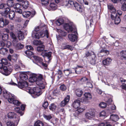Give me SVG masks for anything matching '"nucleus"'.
<instances>
[{
    "mask_svg": "<svg viewBox=\"0 0 126 126\" xmlns=\"http://www.w3.org/2000/svg\"><path fill=\"white\" fill-rule=\"evenodd\" d=\"M14 4L13 1L11 0H8L7 2V6L10 7H13Z\"/></svg>",
    "mask_w": 126,
    "mask_h": 126,
    "instance_id": "obj_48",
    "label": "nucleus"
},
{
    "mask_svg": "<svg viewBox=\"0 0 126 126\" xmlns=\"http://www.w3.org/2000/svg\"><path fill=\"white\" fill-rule=\"evenodd\" d=\"M74 6L77 11L80 12H82L83 9L80 5L78 3H77L75 2Z\"/></svg>",
    "mask_w": 126,
    "mask_h": 126,
    "instance_id": "obj_31",
    "label": "nucleus"
},
{
    "mask_svg": "<svg viewBox=\"0 0 126 126\" xmlns=\"http://www.w3.org/2000/svg\"><path fill=\"white\" fill-rule=\"evenodd\" d=\"M75 3L72 1L69 0L68 1V5L70 6H74Z\"/></svg>",
    "mask_w": 126,
    "mask_h": 126,
    "instance_id": "obj_61",
    "label": "nucleus"
},
{
    "mask_svg": "<svg viewBox=\"0 0 126 126\" xmlns=\"http://www.w3.org/2000/svg\"><path fill=\"white\" fill-rule=\"evenodd\" d=\"M17 85L19 88L23 89L24 87L28 86V83L25 81H20L18 83Z\"/></svg>",
    "mask_w": 126,
    "mask_h": 126,
    "instance_id": "obj_16",
    "label": "nucleus"
},
{
    "mask_svg": "<svg viewBox=\"0 0 126 126\" xmlns=\"http://www.w3.org/2000/svg\"><path fill=\"white\" fill-rule=\"evenodd\" d=\"M18 36L19 40H22L24 39V34L22 32L19 31L18 33Z\"/></svg>",
    "mask_w": 126,
    "mask_h": 126,
    "instance_id": "obj_37",
    "label": "nucleus"
},
{
    "mask_svg": "<svg viewBox=\"0 0 126 126\" xmlns=\"http://www.w3.org/2000/svg\"><path fill=\"white\" fill-rule=\"evenodd\" d=\"M8 50L6 48L2 47L0 49V53L4 55L6 54Z\"/></svg>",
    "mask_w": 126,
    "mask_h": 126,
    "instance_id": "obj_40",
    "label": "nucleus"
},
{
    "mask_svg": "<svg viewBox=\"0 0 126 126\" xmlns=\"http://www.w3.org/2000/svg\"><path fill=\"white\" fill-rule=\"evenodd\" d=\"M111 61L112 60L110 58H108L103 60L102 63L104 65H108L111 63Z\"/></svg>",
    "mask_w": 126,
    "mask_h": 126,
    "instance_id": "obj_28",
    "label": "nucleus"
},
{
    "mask_svg": "<svg viewBox=\"0 0 126 126\" xmlns=\"http://www.w3.org/2000/svg\"><path fill=\"white\" fill-rule=\"evenodd\" d=\"M1 61L2 63L4 65H6L7 64V60L6 59H2Z\"/></svg>",
    "mask_w": 126,
    "mask_h": 126,
    "instance_id": "obj_62",
    "label": "nucleus"
},
{
    "mask_svg": "<svg viewBox=\"0 0 126 126\" xmlns=\"http://www.w3.org/2000/svg\"><path fill=\"white\" fill-rule=\"evenodd\" d=\"M56 23L58 26H60L64 24V28L68 32H72L75 28L73 24H69L64 22V20L62 18L59 19L56 21Z\"/></svg>",
    "mask_w": 126,
    "mask_h": 126,
    "instance_id": "obj_3",
    "label": "nucleus"
},
{
    "mask_svg": "<svg viewBox=\"0 0 126 126\" xmlns=\"http://www.w3.org/2000/svg\"><path fill=\"white\" fill-rule=\"evenodd\" d=\"M56 107V106L54 103L52 104L49 106V109L52 111L55 110Z\"/></svg>",
    "mask_w": 126,
    "mask_h": 126,
    "instance_id": "obj_47",
    "label": "nucleus"
},
{
    "mask_svg": "<svg viewBox=\"0 0 126 126\" xmlns=\"http://www.w3.org/2000/svg\"><path fill=\"white\" fill-rule=\"evenodd\" d=\"M8 117L9 118L15 119V121L17 120V118L19 117V116H17L16 114L14 112H11L9 113L8 114Z\"/></svg>",
    "mask_w": 126,
    "mask_h": 126,
    "instance_id": "obj_18",
    "label": "nucleus"
},
{
    "mask_svg": "<svg viewBox=\"0 0 126 126\" xmlns=\"http://www.w3.org/2000/svg\"><path fill=\"white\" fill-rule=\"evenodd\" d=\"M33 58L37 63H36L38 65L41 66H43L45 67L47 66V65L43 62L42 59L40 57L36 56H33Z\"/></svg>",
    "mask_w": 126,
    "mask_h": 126,
    "instance_id": "obj_10",
    "label": "nucleus"
},
{
    "mask_svg": "<svg viewBox=\"0 0 126 126\" xmlns=\"http://www.w3.org/2000/svg\"><path fill=\"white\" fill-rule=\"evenodd\" d=\"M38 86L39 87H35L32 89V96L34 98H36L40 95L42 93L41 89H44L41 88L40 85Z\"/></svg>",
    "mask_w": 126,
    "mask_h": 126,
    "instance_id": "obj_6",
    "label": "nucleus"
},
{
    "mask_svg": "<svg viewBox=\"0 0 126 126\" xmlns=\"http://www.w3.org/2000/svg\"><path fill=\"white\" fill-rule=\"evenodd\" d=\"M103 93V95L104 97H105V95H106V100H105L106 101L107 104L108 105H110L111 104L112 102V100L111 98H108V97L109 95L108 94H104V93Z\"/></svg>",
    "mask_w": 126,
    "mask_h": 126,
    "instance_id": "obj_32",
    "label": "nucleus"
},
{
    "mask_svg": "<svg viewBox=\"0 0 126 126\" xmlns=\"http://www.w3.org/2000/svg\"><path fill=\"white\" fill-rule=\"evenodd\" d=\"M41 1L43 6H47L48 3V0H41Z\"/></svg>",
    "mask_w": 126,
    "mask_h": 126,
    "instance_id": "obj_54",
    "label": "nucleus"
},
{
    "mask_svg": "<svg viewBox=\"0 0 126 126\" xmlns=\"http://www.w3.org/2000/svg\"><path fill=\"white\" fill-rule=\"evenodd\" d=\"M75 92L76 95L78 97H81L83 93L82 89H76Z\"/></svg>",
    "mask_w": 126,
    "mask_h": 126,
    "instance_id": "obj_33",
    "label": "nucleus"
},
{
    "mask_svg": "<svg viewBox=\"0 0 126 126\" xmlns=\"http://www.w3.org/2000/svg\"><path fill=\"white\" fill-rule=\"evenodd\" d=\"M3 96L5 98L7 99L8 101L10 103L17 106H19L21 104L19 101L15 99L16 98L15 96L13 94L8 92L6 90L3 91Z\"/></svg>",
    "mask_w": 126,
    "mask_h": 126,
    "instance_id": "obj_2",
    "label": "nucleus"
},
{
    "mask_svg": "<svg viewBox=\"0 0 126 126\" xmlns=\"http://www.w3.org/2000/svg\"><path fill=\"white\" fill-rule=\"evenodd\" d=\"M45 46L43 45H40L37 48V50L38 51L41 52L44 49Z\"/></svg>",
    "mask_w": 126,
    "mask_h": 126,
    "instance_id": "obj_44",
    "label": "nucleus"
},
{
    "mask_svg": "<svg viewBox=\"0 0 126 126\" xmlns=\"http://www.w3.org/2000/svg\"><path fill=\"white\" fill-rule=\"evenodd\" d=\"M68 37L69 40L72 42H75L77 38V35L73 33L69 34Z\"/></svg>",
    "mask_w": 126,
    "mask_h": 126,
    "instance_id": "obj_21",
    "label": "nucleus"
},
{
    "mask_svg": "<svg viewBox=\"0 0 126 126\" xmlns=\"http://www.w3.org/2000/svg\"><path fill=\"white\" fill-rule=\"evenodd\" d=\"M10 9L9 7H7L4 9V10L2 13L1 14L3 16L5 17H7L10 11Z\"/></svg>",
    "mask_w": 126,
    "mask_h": 126,
    "instance_id": "obj_25",
    "label": "nucleus"
},
{
    "mask_svg": "<svg viewBox=\"0 0 126 126\" xmlns=\"http://www.w3.org/2000/svg\"><path fill=\"white\" fill-rule=\"evenodd\" d=\"M46 8L49 11H53L56 9L57 8L56 4L54 3H51L49 7H46Z\"/></svg>",
    "mask_w": 126,
    "mask_h": 126,
    "instance_id": "obj_17",
    "label": "nucleus"
},
{
    "mask_svg": "<svg viewBox=\"0 0 126 126\" xmlns=\"http://www.w3.org/2000/svg\"><path fill=\"white\" fill-rule=\"evenodd\" d=\"M29 2L27 1H25L22 2V6L23 8H27L29 6Z\"/></svg>",
    "mask_w": 126,
    "mask_h": 126,
    "instance_id": "obj_41",
    "label": "nucleus"
},
{
    "mask_svg": "<svg viewBox=\"0 0 126 126\" xmlns=\"http://www.w3.org/2000/svg\"><path fill=\"white\" fill-rule=\"evenodd\" d=\"M8 16L10 19L12 20L13 19L15 16V12L13 10L10 11L9 13V15H7Z\"/></svg>",
    "mask_w": 126,
    "mask_h": 126,
    "instance_id": "obj_34",
    "label": "nucleus"
},
{
    "mask_svg": "<svg viewBox=\"0 0 126 126\" xmlns=\"http://www.w3.org/2000/svg\"><path fill=\"white\" fill-rule=\"evenodd\" d=\"M70 99V96L68 95L65 97L64 100L62 101L60 103L61 107H64L69 102Z\"/></svg>",
    "mask_w": 126,
    "mask_h": 126,
    "instance_id": "obj_15",
    "label": "nucleus"
},
{
    "mask_svg": "<svg viewBox=\"0 0 126 126\" xmlns=\"http://www.w3.org/2000/svg\"><path fill=\"white\" fill-rule=\"evenodd\" d=\"M32 13L29 11H25L22 13V15L24 17H28L31 15Z\"/></svg>",
    "mask_w": 126,
    "mask_h": 126,
    "instance_id": "obj_35",
    "label": "nucleus"
},
{
    "mask_svg": "<svg viewBox=\"0 0 126 126\" xmlns=\"http://www.w3.org/2000/svg\"><path fill=\"white\" fill-rule=\"evenodd\" d=\"M43 116L45 119L47 120H49L52 118V116L50 115H46L45 114H44Z\"/></svg>",
    "mask_w": 126,
    "mask_h": 126,
    "instance_id": "obj_55",
    "label": "nucleus"
},
{
    "mask_svg": "<svg viewBox=\"0 0 126 126\" xmlns=\"http://www.w3.org/2000/svg\"><path fill=\"white\" fill-rule=\"evenodd\" d=\"M31 82H33L38 85H40L41 88H44L46 83L44 80L42 75L41 74H32L29 80Z\"/></svg>",
    "mask_w": 126,
    "mask_h": 126,
    "instance_id": "obj_1",
    "label": "nucleus"
},
{
    "mask_svg": "<svg viewBox=\"0 0 126 126\" xmlns=\"http://www.w3.org/2000/svg\"><path fill=\"white\" fill-rule=\"evenodd\" d=\"M111 17L112 20H114L115 24L117 25L121 21L120 17L119 16H117L116 13L111 14Z\"/></svg>",
    "mask_w": 126,
    "mask_h": 126,
    "instance_id": "obj_11",
    "label": "nucleus"
},
{
    "mask_svg": "<svg viewBox=\"0 0 126 126\" xmlns=\"http://www.w3.org/2000/svg\"><path fill=\"white\" fill-rule=\"evenodd\" d=\"M7 5L5 4L2 3L0 5V9H3L7 7Z\"/></svg>",
    "mask_w": 126,
    "mask_h": 126,
    "instance_id": "obj_63",
    "label": "nucleus"
},
{
    "mask_svg": "<svg viewBox=\"0 0 126 126\" xmlns=\"http://www.w3.org/2000/svg\"><path fill=\"white\" fill-rule=\"evenodd\" d=\"M60 88V90L62 91H65L66 89V87L63 84L61 85Z\"/></svg>",
    "mask_w": 126,
    "mask_h": 126,
    "instance_id": "obj_56",
    "label": "nucleus"
},
{
    "mask_svg": "<svg viewBox=\"0 0 126 126\" xmlns=\"http://www.w3.org/2000/svg\"><path fill=\"white\" fill-rule=\"evenodd\" d=\"M41 29H43V31L42 30L37 32H33L32 34V37L33 38L39 39L46 35L47 38H48V33L46 27H43Z\"/></svg>",
    "mask_w": 126,
    "mask_h": 126,
    "instance_id": "obj_4",
    "label": "nucleus"
},
{
    "mask_svg": "<svg viewBox=\"0 0 126 126\" xmlns=\"http://www.w3.org/2000/svg\"><path fill=\"white\" fill-rule=\"evenodd\" d=\"M80 101L79 99L75 100L73 103V107L75 109H78L80 106Z\"/></svg>",
    "mask_w": 126,
    "mask_h": 126,
    "instance_id": "obj_22",
    "label": "nucleus"
},
{
    "mask_svg": "<svg viewBox=\"0 0 126 126\" xmlns=\"http://www.w3.org/2000/svg\"><path fill=\"white\" fill-rule=\"evenodd\" d=\"M9 22L8 20L5 19L4 20L3 18H0V27H3L4 26L7 25Z\"/></svg>",
    "mask_w": 126,
    "mask_h": 126,
    "instance_id": "obj_14",
    "label": "nucleus"
},
{
    "mask_svg": "<svg viewBox=\"0 0 126 126\" xmlns=\"http://www.w3.org/2000/svg\"><path fill=\"white\" fill-rule=\"evenodd\" d=\"M122 7L121 9L123 11H126V3L122 4Z\"/></svg>",
    "mask_w": 126,
    "mask_h": 126,
    "instance_id": "obj_64",
    "label": "nucleus"
},
{
    "mask_svg": "<svg viewBox=\"0 0 126 126\" xmlns=\"http://www.w3.org/2000/svg\"><path fill=\"white\" fill-rule=\"evenodd\" d=\"M86 20V27H91V25L93 22V21L92 18H87Z\"/></svg>",
    "mask_w": 126,
    "mask_h": 126,
    "instance_id": "obj_26",
    "label": "nucleus"
},
{
    "mask_svg": "<svg viewBox=\"0 0 126 126\" xmlns=\"http://www.w3.org/2000/svg\"><path fill=\"white\" fill-rule=\"evenodd\" d=\"M56 31L58 32L60 36H65L67 34L66 32L63 30L57 29Z\"/></svg>",
    "mask_w": 126,
    "mask_h": 126,
    "instance_id": "obj_30",
    "label": "nucleus"
},
{
    "mask_svg": "<svg viewBox=\"0 0 126 126\" xmlns=\"http://www.w3.org/2000/svg\"><path fill=\"white\" fill-rule=\"evenodd\" d=\"M52 54V53L51 52H46L44 53H43V56L44 57L47 58L48 59V61H47L49 63L50 61H51L52 59V56L51 55Z\"/></svg>",
    "mask_w": 126,
    "mask_h": 126,
    "instance_id": "obj_23",
    "label": "nucleus"
},
{
    "mask_svg": "<svg viewBox=\"0 0 126 126\" xmlns=\"http://www.w3.org/2000/svg\"><path fill=\"white\" fill-rule=\"evenodd\" d=\"M106 103L102 102L99 104V106L101 108H104L106 106Z\"/></svg>",
    "mask_w": 126,
    "mask_h": 126,
    "instance_id": "obj_59",
    "label": "nucleus"
},
{
    "mask_svg": "<svg viewBox=\"0 0 126 126\" xmlns=\"http://www.w3.org/2000/svg\"><path fill=\"white\" fill-rule=\"evenodd\" d=\"M44 124L42 121L39 120L36 121L34 124L35 126H43Z\"/></svg>",
    "mask_w": 126,
    "mask_h": 126,
    "instance_id": "obj_42",
    "label": "nucleus"
},
{
    "mask_svg": "<svg viewBox=\"0 0 126 126\" xmlns=\"http://www.w3.org/2000/svg\"><path fill=\"white\" fill-rule=\"evenodd\" d=\"M19 77L23 81L28 79V76L25 73L23 72L20 73Z\"/></svg>",
    "mask_w": 126,
    "mask_h": 126,
    "instance_id": "obj_27",
    "label": "nucleus"
},
{
    "mask_svg": "<svg viewBox=\"0 0 126 126\" xmlns=\"http://www.w3.org/2000/svg\"><path fill=\"white\" fill-rule=\"evenodd\" d=\"M46 26H43L42 27H40V26H38L36 27L34 29V31H33V32H38L39 31H43V29H41V28H42V27H43Z\"/></svg>",
    "mask_w": 126,
    "mask_h": 126,
    "instance_id": "obj_52",
    "label": "nucleus"
},
{
    "mask_svg": "<svg viewBox=\"0 0 126 126\" xmlns=\"http://www.w3.org/2000/svg\"><path fill=\"white\" fill-rule=\"evenodd\" d=\"M5 45L7 47L9 48L11 46V43L10 41H6L5 43Z\"/></svg>",
    "mask_w": 126,
    "mask_h": 126,
    "instance_id": "obj_60",
    "label": "nucleus"
},
{
    "mask_svg": "<svg viewBox=\"0 0 126 126\" xmlns=\"http://www.w3.org/2000/svg\"><path fill=\"white\" fill-rule=\"evenodd\" d=\"M64 49H69L72 50L73 49V47L72 46L69 45H67L64 46Z\"/></svg>",
    "mask_w": 126,
    "mask_h": 126,
    "instance_id": "obj_49",
    "label": "nucleus"
},
{
    "mask_svg": "<svg viewBox=\"0 0 126 126\" xmlns=\"http://www.w3.org/2000/svg\"><path fill=\"white\" fill-rule=\"evenodd\" d=\"M2 40L4 41H6L8 38V35L7 34H3L1 36Z\"/></svg>",
    "mask_w": 126,
    "mask_h": 126,
    "instance_id": "obj_46",
    "label": "nucleus"
},
{
    "mask_svg": "<svg viewBox=\"0 0 126 126\" xmlns=\"http://www.w3.org/2000/svg\"><path fill=\"white\" fill-rule=\"evenodd\" d=\"M25 53L28 56H31L33 55V53L32 51L29 50L25 51Z\"/></svg>",
    "mask_w": 126,
    "mask_h": 126,
    "instance_id": "obj_51",
    "label": "nucleus"
},
{
    "mask_svg": "<svg viewBox=\"0 0 126 126\" xmlns=\"http://www.w3.org/2000/svg\"><path fill=\"white\" fill-rule=\"evenodd\" d=\"M108 9L110 10L111 14L112 13H116V10L113 6L111 4H108Z\"/></svg>",
    "mask_w": 126,
    "mask_h": 126,
    "instance_id": "obj_29",
    "label": "nucleus"
},
{
    "mask_svg": "<svg viewBox=\"0 0 126 126\" xmlns=\"http://www.w3.org/2000/svg\"><path fill=\"white\" fill-rule=\"evenodd\" d=\"M116 109V107L114 105H110L108 108H107L106 111H103L100 113V116L101 117H104L106 116V112L111 114L114 112Z\"/></svg>",
    "mask_w": 126,
    "mask_h": 126,
    "instance_id": "obj_5",
    "label": "nucleus"
},
{
    "mask_svg": "<svg viewBox=\"0 0 126 126\" xmlns=\"http://www.w3.org/2000/svg\"><path fill=\"white\" fill-rule=\"evenodd\" d=\"M33 43L34 45L37 46L38 45L40 44L41 43V42L39 40H34L33 41Z\"/></svg>",
    "mask_w": 126,
    "mask_h": 126,
    "instance_id": "obj_57",
    "label": "nucleus"
},
{
    "mask_svg": "<svg viewBox=\"0 0 126 126\" xmlns=\"http://www.w3.org/2000/svg\"><path fill=\"white\" fill-rule=\"evenodd\" d=\"M109 53V51L108 50L103 49L101 50L100 52H99L98 54V56L99 57H102L108 54Z\"/></svg>",
    "mask_w": 126,
    "mask_h": 126,
    "instance_id": "obj_19",
    "label": "nucleus"
},
{
    "mask_svg": "<svg viewBox=\"0 0 126 126\" xmlns=\"http://www.w3.org/2000/svg\"><path fill=\"white\" fill-rule=\"evenodd\" d=\"M16 112L20 114L21 116H22L23 114V112L20 110V108L19 107H17L15 109Z\"/></svg>",
    "mask_w": 126,
    "mask_h": 126,
    "instance_id": "obj_43",
    "label": "nucleus"
},
{
    "mask_svg": "<svg viewBox=\"0 0 126 126\" xmlns=\"http://www.w3.org/2000/svg\"><path fill=\"white\" fill-rule=\"evenodd\" d=\"M23 90L26 91L32 95V89L28 87V86L26 87H24Z\"/></svg>",
    "mask_w": 126,
    "mask_h": 126,
    "instance_id": "obj_36",
    "label": "nucleus"
},
{
    "mask_svg": "<svg viewBox=\"0 0 126 126\" xmlns=\"http://www.w3.org/2000/svg\"><path fill=\"white\" fill-rule=\"evenodd\" d=\"M84 110V108H80L77 109L76 111V113L78 114L80 113L83 111Z\"/></svg>",
    "mask_w": 126,
    "mask_h": 126,
    "instance_id": "obj_53",
    "label": "nucleus"
},
{
    "mask_svg": "<svg viewBox=\"0 0 126 126\" xmlns=\"http://www.w3.org/2000/svg\"><path fill=\"white\" fill-rule=\"evenodd\" d=\"M10 35L11 37L14 39L16 41V36L12 32L10 33Z\"/></svg>",
    "mask_w": 126,
    "mask_h": 126,
    "instance_id": "obj_58",
    "label": "nucleus"
},
{
    "mask_svg": "<svg viewBox=\"0 0 126 126\" xmlns=\"http://www.w3.org/2000/svg\"><path fill=\"white\" fill-rule=\"evenodd\" d=\"M120 55L122 57L126 59V50L122 51L121 52Z\"/></svg>",
    "mask_w": 126,
    "mask_h": 126,
    "instance_id": "obj_50",
    "label": "nucleus"
},
{
    "mask_svg": "<svg viewBox=\"0 0 126 126\" xmlns=\"http://www.w3.org/2000/svg\"><path fill=\"white\" fill-rule=\"evenodd\" d=\"M14 8L15 9V12L20 14H21L22 12V6L19 3H16L14 4Z\"/></svg>",
    "mask_w": 126,
    "mask_h": 126,
    "instance_id": "obj_12",
    "label": "nucleus"
},
{
    "mask_svg": "<svg viewBox=\"0 0 126 126\" xmlns=\"http://www.w3.org/2000/svg\"><path fill=\"white\" fill-rule=\"evenodd\" d=\"M20 120V117H18L17 118V120L15 121V123L10 121L8 122L7 123V126H16L18 124V123Z\"/></svg>",
    "mask_w": 126,
    "mask_h": 126,
    "instance_id": "obj_20",
    "label": "nucleus"
},
{
    "mask_svg": "<svg viewBox=\"0 0 126 126\" xmlns=\"http://www.w3.org/2000/svg\"><path fill=\"white\" fill-rule=\"evenodd\" d=\"M0 69L3 70V74L5 76L9 75L12 72V69L11 68H10L9 67H7L6 66H3V63H0Z\"/></svg>",
    "mask_w": 126,
    "mask_h": 126,
    "instance_id": "obj_7",
    "label": "nucleus"
},
{
    "mask_svg": "<svg viewBox=\"0 0 126 126\" xmlns=\"http://www.w3.org/2000/svg\"><path fill=\"white\" fill-rule=\"evenodd\" d=\"M91 98V95L90 93H85L84 94V96L80 99L81 102L83 103H87L88 102V100Z\"/></svg>",
    "mask_w": 126,
    "mask_h": 126,
    "instance_id": "obj_9",
    "label": "nucleus"
},
{
    "mask_svg": "<svg viewBox=\"0 0 126 126\" xmlns=\"http://www.w3.org/2000/svg\"><path fill=\"white\" fill-rule=\"evenodd\" d=\"M16 47L18 49H21L23 48L24 45L20 43H19L16 45Z\"/></svg>",
    "mask_w": 126,
    "mask_h": 126,
    "instance_id": "obj_45",
    "label": "nucleus"
},
{
    "mask_svg": "<svg viewBox=\"0 0 126 126\" xmlns=\"http://www.w3.org/2000/svg\"><path fill=\"white\" fill-rule=\"evenodd\" d=\"M92 53L93 54V55L91 58V60H90V62L91 64L93 65H94L96 63V57L95 55L94 52H92Z\"/></svg>",
    "mask_w": 126,
    "mask_h": 126,
    "instance_id": "obj_24",
    "label": "nucleus"
},
{
    "mask_svg": "<svg viewBox=\"0 0 126 126\" xmlns=\"http://www.w3.org/2000/svg\"><path fill=\"white\" fill-rule=\"evenodd\" d=\"M63 72H64L65 75L66 76H68L69 74L71 73H74L72 72V70L70 69H67L64 70Z\"/></svg>",
    "mask_w": 126,
    "mask_h": 126,
    "instance_id": "obj_38",
    "label": "nucleus"
},
{
    "mask_svg": "<svg viewBox=\"0 0 126 126\" xmlns=\"http://www.w3.org/2000/svg\"><path fill=\"white\" fill-rule=\"evenodd\" d=\"M95 110L94 109H90L89 110V112L86 113L85 116L87 119L91 120L95 117Z\"/></svg>",
    "mask_w": 126,
    "mask_h": 126,
    "instance_id": "obj_8",
    "label": "nucleus"
},
{
    "mask_svg": "<svg viewBox=\"0 0 126 126\" xmlns=\"http://www.w3.org/2000/svg\"><path fill=\"white\" fill-rule=\"evenodd\" d=\"M105 126H114V124L112 123L110 120H108L104 122Z\"/></svg>",
    "mask_w": 126,
    "mask_h": 126,
    "instance_id": "obj_39",
    "label": "nucleus"
},
{
    "mask_svg": "<svg viewBox=\"0 0 126 126\" xmlns=\"http://www.w3.org/2000/svg\"><path fill=\"white\" fill-rule=\"evenodd\" d=\"M119 119L118 116L116 114H111L110 117V120L113 124H114L116 121H118Z\"/></svg>",
    "mask_w": 126,
    "mask_h": 126,
    "instance_id": "obj_13",
    "label": "nucleus"
}]
</instances>
